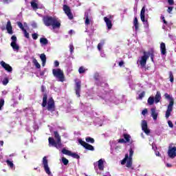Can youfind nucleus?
Instances as JSON below:
<instances>
[{
    "label": "nucleus",
    "mask_w": 176,
    "mask_h": 176,
    "mask_svg": "<svg viewBox=\"0 0 176 176\" xmlns=\"http://www.w3.org/2000/svg\"><path fill=\"white\" fill-rule=\"evenodd\" d=\"M95 80H96V85H100L98 89V96L99 99L104 100L106 102L108 101H114L115 96L112 94L107 92V87H108V84L104 82H98L100 80V74L98 73H95L94 75Z\"/></svg>",
    "instance_id": "1"
},
{
    "label": "nucleus",
    "mask_w": 176,
    "mask_h": 176,
    "mask_svg": "<svg viewBox=\"0 0 176 176\" xmlns=\"http://www.w3.org/2000/svg\"><path fill=\"white\" fill-rule=\"evenodd\" d=\"M43 21L46 27H50L52 25V30H56V28H60L61 27V22L57 18L53 16H43Z\"/></svg>",
    "instance_id": "2"
},
{
    "label": "nucleus",
    "mask_w": 176,
    "mask_h": 176,
    "mask_svg": "<svg viewBox=\"0 0 176 176\" xmlns=\"http://www.w3.org/2000/svg\"><path fill=\"white\" fill-rule=\"evenodd\" d=\"M54 134L56 140L53 138H49V146H54L56 149H61V148L64 146V145L61 144V137L57 131H54Z\"/></svg>",
    "instance_id": "3"
},
{
    "label": "nucleus",
    "mask_w": 176,
    "mask_h": 176,
    "mask_svg": "<svg viewBox=\"0 0 176 176\" xmlns=\"http://www.w3.org/2000/svg\"><path fill=\"white\" fill-rule=\"evenodd\" d=\"M47 105V109L48 111H50L51 112H53L55 109L54 107V100H53V98H50L47 101V95L44 94L43 98V103L42 107L45 108Z\"/></svg>",
    "instance_id": "4"
},
{
    "label": "nucleus",
    "mask_w": 176,
    "mask_h": 176,
    "mask_svg": "<svg viewBox=\"0 0 176 176\" xmlns=\"http://www.w3.org/2000/svg\"><path fill=\"white\" fill-rule=\"evenodd\" d=\"M134 155V151L133 148L129 149V154L125 155V157L121 161V164H126L128 168H130L133 166V155Z\"/></svg>",
    "instance_id": "5"
},
{
    "label": "nucleus",
    "mask_w": 176,
    "mask_h": 176,
    "mask_svg": "<svg viewBox=\"0 0 176 176\" xmlns=\"http://www.w3.org/2000/svg\"><path fill=\"white\" fill-rule=\"evenodd\" d=\"M151 56V52H144V55L141 57H139V58L137 60V64L140 68H145V66L146 65V61L148 60V58H149V56Z\"/></svg>",
    "instance_id": "6"
},
{
    "label": "nucleus",
    "mask_w": 176,
    "mask_h": 176,
    "mask_svg": "<svg viewBox=\"0 0 176 176\" xmlns=\"http://www.w3.org/2000/svg\"><path fill=\"white\" fill-rule=\"evenodd\" d=\"M52 74L58 82H64V72L61 70V69H54L52 70Z\"/></svg>",
    "instance_id": "7"
},
{
    "label": "nucleus",
    "mask_w": 176,
    "mask_h": 176,
    "mask_svg": "<svg viewBox=\"0 0 176 176\" xmlns=\"http://www.w3.org/2000/svg\"><path fill=\"white\" fill-rule=\"evenodd\" d=\"M160 100H162V94H160V91H157V94L155 97L150 96L148 98L147 102L148 105H153V104H158V102H160Z\"/></svg>",
    "instance_id": "8"
},
{
    "label": "nucleus",
    "mask_w": 176,
    "mask_h": 176,
    "mask_svg": "<svg viewBox=\"0 0 176 176\" xmlns=\"http://www.w3.org/2000/svg\"><path fill=\"white\" fill-rule=\"evenodd\" d=\"M10 46L12 47V50L16 53L19 52V50H20V46L17 43V37L15 35L12 36Z\"/></svg>",
    "instance_id": "9"
},
{
    "label": "nucleus",
    "mask_w": 176,
    "mask_h": 176,
    "mask_svg": "<svg viewBox=\"0 0 176 176\" xmlns=\"http://www.w3.org/2000/svg\"><path fill=\"white\" fill-rule=\"evenodd\" d=\"M140 19L144 24V28H149V23L148 19H145V6H144L140 12Z\"/></svg>",
    "instance_id": "10"
},
{
    "label": "nucleus",
    "mask_w": 176,
    "mask_h": 176,
    "mask_svg": "<svg viewBox=\"0 0 176 176\" xmlns=\"http://www.w3.org/2000/svg\"><path fill=\"white\" fill-rule=\"evenodd\" d=\"M43 166L44 167V170L49 176H52V172L50 171V168H49V164L47 162V157H44L43 158Z\"/></svg>",
    "instance_id": "11"
},
{
    "label": "nucleus",
    "mask_w": 176,
    "mask_h": 176,
    "mask_svg": "<svg viewBox=\"0 0 176 176\" xmlns=\"http://www.w3.org/2000/svg\"><path fill=\"white\" fill-rule=\"evenodd\" d=\"M113 19V16H111V15H109L107 16L104 17V21L106 23L108 30H111V28H112Z\"/></svg>",
    "instance_id": "12"
},
{
    "label": "nucleus",
    "mask_w": 176,
    "mask_h": 176,
    "mask_svg": "<svg viewBox=\"0 0 176 176\" xmlns=\"http://www.w3.org/2000/svg\"><path fill=\"white\" fill-rule=\"evenodd\" d=\"M62 153H63V155H67V156H72V157H74V159H79V155L72 153L66 148L62 149Z\"/></svg>",
    "instance_id": "13"
},
{
    "label": "nucleus",
    "mask_w": 176,
    "mask_h": 176,
    "mask_svg": "<svg viewBox=\"0 0 176 176\" xmlns=\"http://www.w3.org/2000/svg\"><path fill=\"white\" fill-rule=\"evenodd\" d=\"M78 142L82 146H84L85 149H88V151H94V147L92 145L86 143V142L82 140V139H79Z\"/></svg>",
    "instance_id": "14"
},
{
    "label": "nucleus",
    "mask_w": 176,
    "mask_h": 176,
    "mask_svg": "<svg viewBox=\"0 0 176 176\" xmlns=\"http://www.w3.org/2000/svg\"><path fill=\"white\" fill-rule=\"evenodd\" d=\"M104 163H105V160L100 159L98 162L94 164V167H97L100 170V171L104 170Z\"/></svg>",
    "instance_id": "15"
},
{
    "label": "nucleus",
    "mask_w": 176,
    "mask_h": 176,
    "mask_svg": "<svg viewBox=\"0 0 176 176\" xmlns=\"http://www.w3.org/2000/svg\"><path fill=\"white\" fill-rule=\"evenodd\" d=\"M142 130L146 134V135H149L151 130L148 128V122H146V120H143L142 122Z\"/></svg>",
    "instance_id": "16"
},
{
    "label": "nucleus",
    "mask_w": 176,
    "mask_h": 176,
    "mask_svg": "<svg viewBox=\"0 0 176 176\" xmlns=\"http://www.w3.org/2000/svg\"><path fill=\"white\" fill-rule=\"evenodd\" d=\"M63 10L69 19V20H72L74 19V15H72V13L71 12V9L68 7L67 5L63 6Z\"/></svg>",
    "instance_id": "17"
},
{
    "label": "nucleus",
    "mask_w": 176,
    "mask_h": 176,
    "mask_svg": "<svg viewBox=\"0 0 176 176\" xmlns=\"http://www.w3.org/2000/svg\"><path fill=\"white\" fill-rule=\"evenodd\" d=\"M151 115L154 121L157 120V116H159V111L156 109V107L151 109Z\"/></svg>",
    "instance_id": "18"
},
{
    "label": "nucleus",
    "mask_w": 176,
    "mask_h": 176,
    "mask_svg": "<svg viewBox=\"0 0 176 176\" xmlns=\"http://www.w3.org/2000/svg\"><path fill=\"white\" fill-rule=\"evenodd\" d=\"M85 25H90L93 24V18L90 16H89V13L85 12Z\"/></svg>",
    "instance_id": "19"
},
{
    "label": "nucleus",
    "mask_w": 176,
    "mask_h": 176,
    "mask_svg": "<svg viewBox=\"0 0 176 176\" xmlns=\"http://www.w3.org/2000/svg\"><path fill=\"white\" fill-rule=\"evenodd\" d=\"M82 82L80 80H78L76 82L75 91L77 97H80V87Z\"/></svg>",
    "instance_id": "20"
},
{
    "label": "nucleus",
    "mask_w": 176,
    "mask_h": 176,
    "mask_svg": "<svg viewBox=\"0 0 176 176\" xmlns=\"http://www.w3.org/2000/svg\"><path fill=\"white\" fill-rule=\"evenodd\" d=\"M6 30H7L8 33L10 34V35L13 34V28L12 27V23L10 21H8Z\"/></svg>",
    "instance_id": "21"
},
{
    "label": "nucleus",
    "mask_w": 176,
    "mask_h": 176,
    "mask_svg": "<svg viewBox=\"0 0 176 176\" xmlns=\"http://www.w3.org/2000/svg\"><path fill=\"white\" fill-rule=\"evenodd\" d=\"M1 67H3V68H4V69H6V71H8V72H12V67L9 65V64H7L6 63H5L3 60H2L0 63Z\"/></svg>",
    "instance_id": "22"
},
{
    "label": "nucleus",
    "mask_w": 176,
    "mask_h": 176,
    "mask_svg": "<svg viewBox=\"0 0 176 176\" xmlns=\"http://www.w3.org/2000/svg\"><path fill=\"white\" fill-rule=\"evenodd\" d=\"M173 107H174V105H172V104L168 105V108L165 114V118L166 119H168V118H170V115H171V112H173Z\"/></svg>",
    "instance_id": "23"
},
{
    "label": "nucleus",
    "mask_w": 176,
    "mask_h": 176,
    "mask_svg": "<svg viewBox=\"0 0 176 176\" xmlns=\"http://www.w3.org/2000/svg\"><path fill=\"white\" fill-rule=\"evenodd\" d=\"M160 47L161 54H162L163 56H166V54H167V50H166V43H161Z\"/></svg>",
    "instance_id": "24"
},
{
    "label": "nucleus",
    "mask_w": 176,
    "mask_h": 176,
    "mask_svg": "<svg viewBox=\"0 0 176 176\" xmlns=\"http://www.w3.org/2000/svg\"><path fill=\"white\" fill-rule=\"evenodd\" d=\"M164 97L166 100H169V105H174V98H173V96H170V94L166 93L164 94Z\"/></svg>",
    "instance_id": "25"
},
{
    "label": "nucleus",
    "mask_w": 176,
    "mask_h": 176,
    "mask_svg": "<svg viewBox=\"0 0 176 176\" xmlns=\"http://www.w3.org/2000/svg\"><path fill=\"white\" fill-rule=\"evenodd\" d=\"M133 28H135V32H137L138 28H140V24L138 23V19H137V17H135L133 20Z\"/></svg>",
    "instance_id": "26"
},
{
    "label": "nucleus",
    "mask_w": 176,
    "mask_h": 176,
    "mask_svg": "<svg viewBox=\"0 0 176 176\" xmlns=\"http://www.w3.org/2000/svg\"><path fill=\"white\" fill-rule=\"evenodd\" d=\"M40 43L41 46H46L49 43V41L47 38L42 37L40 38Z\"/></svg>",
    "instance_id": "27"
},
{
    "label": "nucleus",
    "mask_w": 176,
    "mask_h": 176,
    "mask_svg": "<svg viewBox=\"0 0 176 176\" xmlns=\"http://www.w3.org/2000/svg\"><path fill=\"white\" fill-rule=\"evenodd\" d=\"M40 58L42 61L43 67H45V65H46V55L45 54H41L40 55Z\"/></svg>",
    "instance_id": "28"
},
{
    "label": "nucleus",
    "mask_w": 176,
    "mask_h": 176,
    "mask_svg": "<svg viewBox=\"0 0 176 176\" xmlns=\"http://www.w3.org/2000/svg\"><path fill=\"white\" fill-rule=\"evenodd\" d=\"M6 163H7L8 167H10L11 168V170H14V164H13L12 161L7 160Z\"/></svg>",
    "instance_id": "29"
},
{
    "label": "nucleus",
    "mask_w": 176,
    "mask_h": 176,
    "mask_svg": "<svg viewBox=\"0 0 176 176\" xmlns=\"http://www.w3.org/2000/svg\"><path fill=\"white\" fill-rule=\"evenodd\" d=\"M105 43V41L104 40L101 41L99 44L98 45V50H99V52H101L102 47L104 46Z\"/></svg>",
    "instance_id": "30"
},
{
    "label": "nucleus",
    "mask_w": 176,
    "mask_h": 176,
    "mask_svg": "<svg viewBox=\"0 0 176 176\" xmlns=\"http://www.w3.org/2000/svg\"><path fill=\"white\" fill-rule=\"evenodd\" d=\"M33 64H34L36 68H41V64L38 63V60L36 58L33 59Z\"/></svg>",
    "instance_id": "31"
},
{
    "label": "nucleus",
    "mask_w": 176,
    "mask_h": 176,
    "mask_svg": "<svg viewBox=\"0 0 176 176\" xmlns=\"http://www.w3.org/2000/svg\"><path fill=\"white\" fill-rule=\"evenodd\" d=\"M31 6L33 8L34 10H36L38 9V4L35 3V1H32L31 3Z\"/></svg>",
    "instance_id": "32"
},
{
    "label": "nucleus",
    "mask_w": 176,
    "mask_h": 176,
    "mask_svg": "<svg viewBox=\"0 0 176 176\" xmlns=\"http://www.w3.org/2000/svg\"><path fill=\"white\" fill-rule=\"evenodd\" d=\"M144 97H145V91H142L139 94L138 97L137 98V100H142V98H144Z\"/></svg>",
    "instance_id": "33"
},
{
    "label": "nucleus",
    "mask_w": 176,
    "mask_h": 176,
    "mask_svg": "<svg viewBox=\"0 0 176 176\" xmlns=\"http://www.w3.org/2000/svg\"><path fill=\"white\" fill-rule=\"evenodd\" d=\"M85 140L87 142H90V144H94V139L93 138H86Z\"/></svg>",
    "instance_id": "34"
},
{
    "label": "nucleus",
    "mask_w": 176,
    "mask_h": 176,
    "mask_svg": "<svg viewBox=\"0 0 176 176\" xmlns=\"http://www.w3.org/2000/svg\"><path fill=\"white\" fill-rule=\"evenodd\" d=\"M169 78H170V82L171 83L174 82V75H173V72H169Z\"/></svg>",
    "instance_id": "35"
},
{
    "label": "nucleus",
    "mask_w": 176,
    "mask_h": 176,
    "mask_svg": "<svg viewBox=\"0 0 176 176\" xmlns=\"http://www.w3.org/2000/svg\"><path fill=\"white\" fill-rule=\"evenodd\" d=\"M124 138L125 142H130V138H131V137L129 135L125 134L124 135Z\"/></svg>",
    "instance_id": "36"
},
{
    "label": "nucleus",
    "mask_w": 176,
    "mask_h": 176,
    "mask_svg": "<svg viewBox=\"0 0 176 176\" xmlns=\"http://www.w3.org/2000/svg\"><path fill=\"white\" fill-rule=\"evenodd\" d=\"M86 71H87V69H85L83 67H80L78 69L79 74H85Z\"/></svg>",
    "instance_id": "37"
},
{
    "label": "nucleus",
    "mask_w": 176,
    "mask_h": 176,
    "mask_svg": "<svg viewBox=\"0 0 176 176\" xmlns=\"http://www.w3.org/2000/svg\"><path fill=\"white\" fill-rule=\"evenodd\" d=\"M3 105H5V100L0 98V111L2 109Z\"/></svg>",
    "instance_id": "38"
},
{
    "label": "nucleus",
    "mask_w": 176,
    "mask_h": 176,
    "mask_svg": "<svg viewBox=\"0 0 176 176\" xmlns=\"http://www.w3.org/2000/svg\"><path fill=\"white\" fill-rule=\"evenodd\" d=\"M22 31L23 32L25 37L28 39V38H30V34L27 32V30L25 29H23Z\"/></svg>",
    "instance_id": "39"
},
{
    "label": "nucleus",
    "mask_w": 176,
    "mask_h": 176,
    "mask_svg": "<svg viewBox=\"0 0 176 176\" xmlns=\"http://www.w3.org/2000/svg\"><path fill=\"white\" fill-rule=\"evenodd\" d=\"M62 162L65 166H67V164H68V163H69L68 160L65 157L62 158Z\"/></svg>",
    "instance_id": "40"
},
{
    "label": "nucleus",
    "mask_w": 176,
    "mask_h": 176,
    "mask_svg": "<svg viewBox=\"0 0 176 176\" xmlns=\"http://www.w3.org/2000/svg\"><path fill=\"white\" fill-rule=\"evenodd\" d=\"M16 24L19 27V28H21V30H22V31H23V30H25L24 26L23 25V23H21V22H16Z\"/></svg>",
    "instance_id": "41"
},
{
    "label": "nucleus",
    "mask_w": 176,
    "mask_h": 176,
    "mask_svg": "<svg viewBox=\"0 0 176 176\" xmlns=\"http://www.w3.org/2000/svg\"><path fill=\"white\" fill-rule=\"evenodd\" d=\"M74 45L73 44H70L69 45V52L71 53V54H72L74 53Z\"/></svg>",
    "instance_id": "42"
},
{
    "label": "nucleus",
    "mask_w": 176,
    "mask_h": 176,
    "mask_svg": "<svg viewBox=\"0 0 176 176\" xmlns=\"http://www.w3.org/2000/svg\"><path fill=\"white\" fill-rule=\"evenodd\" d=\"M32 38L33 39H34V41H36V39H38V34L34 33L32 34Z\"/></svg>",
    "instance_id": "43"
},
{
    "label": "nucleus",
    "mask_w": 176,
    "mask_h": 176,
    "mask_svg": "<svg viewBox=\"0 0 176 176\" xmlns=\"http://www.w3.org/2000/svg\"><path fill=\"white\" fill-rule=\"evenodd\" d=\"M8 83H9V80H8V78H6L3 80V85H4V86H6Z\"/></svg>",
    "instance_id": "44"
},
{
    "label": "nucleus",
    "mask_w": 176,
    "mask_h": 176,
    "mask_svg": "<svg viewBox=\"0 0 176 176\" xmlns=\"http://www.w3.org/2000/svg\"><path fill=\"white\" fill-rule=\"evenodd\" d=\"M168 124L169 126V127H170L171 129H173V127H174V124H173V122L168 120Z\"/></svg>",
    "instance_id": "45"
},
{
    "label": "nucleus",
    "mask_w": 176,
    "mask_h": 176,
    "mask_svg": "<svg viewBox=\"0 0 176 176\" xmlns=\"http://www.w3.org/2000/svg\"><path fill=\"white\" fill-rule=\"evenodd\" d=\"M146 113H148V109H144L142 111V115H143L144 116H145Z\"/></svg>",
    "instance_id": "46"
},
{
    "label": "nucleus",
    "mask_w": 176,
    "mask_h": 176,
    "mask_svg": "<svg viewBox=\"0 0 176 176\" xmlns=\"http://www.w3.org/2000/svg\"><path fill=\"white\" fill-rule=\"evenodd\" d=\"M46 72H47V69H45L43 72H41L40 73L41 76H43V75H45V74H46Z\"/></svg>",
    "instance_id": "47"
},
{
    "label": "nucleus",
    "mask_w": 176,
    "mask_h": 176,
    "mask_svg": "<svg viewBox=\"0 0 176 176\" xmlns=\"http://www.w3.org/2000/svg\"><path fill=\"white\" fill-rule=\"evenodd\" d=\"M13 0H2V2H3L4 3H10V2H12Z\"/></svg>",
    "instance_id": "48"
},
{
    "label": "nucleus",
    "mask_w": 176,
    "mask_h": 176,
    "mask_svg": "<svg viewBox=\"0 0 176 176\" xmlns=\"http://www.w3.org/2000/svg\"><path fill=\"white\" fill-rule=\"evenodd\" d=\"M167 12L168 13H171V12H173V7H168Z\"/></svg>",
    "instance_id": "49"
},
{
    "label": "nucleus",
    "mask_w": 176,
    "mask_h": 176,
    "mask_svg": "<svg viewBox=\"0 0 176 176\" xmlns=\"http://www.w3.org/2000/svg\"><path fill=\"white\" fill-rule=\"evenodd\" d=\"M60 65V63L58 61L55 60L54 61V67H58Z\"/></svg>",
    "instance_id": "50"
},
{
    "label": "nucleus",
    "mask_w": 176,
    "mask_h": 176,
    "mask_svg": "<svg viewBox=\"0 0 176 176\" xmlns=\"http://www.w3.org/2000/svg\"><path fill=\"white\" fill-rule=\"evenodd\" d=\"M124 65V62H123V60L119 62L118 63L119 67H123Z\"/></svg>",
    "instance_id": "51"
},
{
    "label": "nucleus",
    "mask_w": 176,
    "mask_h": 176,
    "mask_svg": "<svg viewBox=\"0 0 176 176\" xmlns=\"http://www.w3.org/2000/svg\"><path fill=\"white\" fill-rule=\"evenodd\" d=\"M168 3L169 5H174V0H168Z\"/></svg>",
    "instance_id": "52"
},
{
    "label": "nucleus",
    "mask_w": 176,
    "mask_h": 176,
    "mask_svg": "<svg viewBox=\"0 0 176 176\" xmlns=\"http://www.w3.org/2000/svg\"><path fill=\"white\" fill-rule=\"evenodd\" d=\"M118 142L121 143V144H123V142H126V140H124V139H120L118 140Z\"/></svg>",
    "instance_id": "53"
},
{
    "label": "nucleus",
    "mask_w": 176,
    "mask_h": 176,
    "mask_svg": "<svg viewBox=\"0 0 176 176\" xmlns=\"http://www.w3.org/2000/svg\"><path fill=\"white\" fill-rule=\"evenodd\" d=\"M161 19L163 20L164 24H167V21L164 19V16H161Z\"/></svg>",
    "instance_id": "54"
},
{
    "label": "nucleus",
    "mask_w": 176,
    "mask_h": 176,
    "mask_svg": "<svg viewBox=\"0 0 176 176\" xmlns=\"http://www.w3.org/2000/svg\"><path fill=\"white\" fill-rule=\"evenodd\" d=\"M28 28V25H27V23H23V28Z\"/></svg>",
    "instance_id": "55"
},
{
    "label": "nucleus",
    "mask_w": 176,
    "mask_h": 176,
    "mask_svg": "<svg viewBox=\"0 0 176 176\" xmlns=\"http://www.w3.org/2000/svg\"><path fill=\"white\" fill-rule=\"evenodd\" d=\"M74 32V30H70L69 31V34H70V35H72V33Z\"/></svg>",
    "instance_id": "56"
},
{
    "label": "nucleus",
    "mask_w": 176,
    "mask_h": 176,
    "mask_svg": "<svg viewBox=\"0 0 176 176\" xmlns=\"http://www.w3.org/2000/svg\"><path fill=\"white\" fill-rule=\"evenodd\" d=\"M156 156H160V153L159 151L155 152Z\"/></svg>",
    "instance_id": "57"
},
{
    "label": "nucleus",
    "mask_w": 176,
    "mask_h": 176,
    "mask_svg": "<svg viewBox=\"0 0 176 176\" xmlns=\"http://www.w3.org/2000/svg\"><path fill=\"white\" fill-rule=\"evenodd\" d=\"M0 145L1 146H3V141L2 140L0 141Z\"/></svg>",
    "instance_id": "58"
},
{
    "label": "nucleus",
    "mask_w": 176,
    "mask_h": 176,
    "mask_svg": "<svg viewBox=\"0 0 176 176\" xmlns=\"http://www.w3.org/2000/svg\"><path fill=\"white\" fill-rule=\"evenodd\" d=\"M41 91H45V86L41 87Z\"/></svg>",
    "instance_id": "59"
},
{
    "label": "nucleus",
    "mask_w": 176,
    "mask_h": 176,
    "mask_svg": "<svg viewBox=\"0 0 176 176\" xmlns=\"http://www.w3.org/2000/svg\"><path fill=\"white\" fill-rule=\"evenodd\" d=\"M100 56L101 57H105V54L101 52Z\"/></svg>",
    "instance_id": "60"
},
{
    "label": "nucleus",
    "mask_w": 176,
    "mask_h": 176,
    "mask_svg": "<svg viewBox=\"0 0 176 176\" xmlns=\"http://www.w3.org/2000/svg\"><path fill=\"white\" fill-rule=\"evenodd\" d=\"M2 94H4V95L8 94V91H2Z\"/></svg>",
    "instance_id": "61"
},
{
    "label": "nucleus",
    "mask_w": 176,
    "mask_h": 176,
    "mask_svg": "<svg viewBox=\"0 0 176 176\" xmlns=\"http://www.w3.org/2000/svg\"><path fill=\"white\" fill-rule=\"evenodd\" d=\"M1 30L2 31H5V30H6V28L5 27H1Z\"/></svg>",
    "instance_id": "62"
},
{
    "label": "nucleus",
    "mask_w": 176,
    "mask_h": 176,
    "mask_svg": "<svg viewBox=\"0 0 176 176\" xmlns=\"http://www.w3.org/2000/svg\"><path fill=\"white\" fill-rule=\"evenodd\" d=\"M151 60L153 61V54H152L151 55Z\"/></svg>",
    "instance_id": "63"
},
{
    "label": "nucleus",
    "mask_w": 176,
    "mask_h": 176,
    "mask_svg": "<svg viewBox=\"0 0 176 176\" xmlns=\"http://www.w3.org/2000/svg\"><path fill=\"white\" fill-rule=\"evenodd\" d=\"M166 167H171V164H166Z\"/></svg>",
    "instance_id": "64"
}]
</instances>
